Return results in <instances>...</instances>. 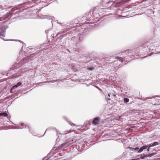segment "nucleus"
<instances>
[{
	"instance_id": "17",
	"label": "nucleus",
	"mask_w": 160,
	"mask_h": 160,
	"mask_svg": "<svg viewBox=\"0 0 160 160\" xmlns=\"http://www.w3.org/2000/svg\"><path fill=\"white\" fill-rule=\"evenodd\" d=\"M108 96L109 97H110V95L109 94H108Z\"/></svg>"
},
{
	"instance_id": "10",
	"label": "nucleus",
	"mask_w": 160,
	"mask_h": 160,
	"mask_svg": "<svg viewBox=\"0 0 160 160\" xmlns=\"http://www.w3.org/2000/svg\"><path fill=\"white\" fill-rule=\"evenodd\" d=\"M70 142L69 141H67L65 142L63 144H62V145L63 146H65L68 143V142Z\"/></svg>"
},
{
	"instance_id": "5",
	"label": "nucleus",
	"mask_w": 160,
	"mask_h": 160,
	"mask_svg": "<svg viewBox=\"0 0 160 160\" xmlns=\"http://www.w3.org/2000/svg\"><path fill=\"white\" fill-rule=\"evenodd\" d=\"M18 87V86H17L16 84L14 85V86H13L11 90V93H13L14 92V89L15 88H17Z\"/></svg>"
},
{
	"instance_id": "15",
	"label": "nucleus",
	"mask_w": 160,
	"mask_h": 160,
	"mask_svg": "<svg viewBox=\"0 0 160 160\" xmlns=\"http://www.w3.org/2000/svg\"><path fill=\"white\" fill-rule=\"evenodd\" d=\"M76 140H75V139L72 140V142L70 143V144H72L73 143H75V142H76Z\"/></svg>"
},
{
	"instance_id": "7",
	"label": "nucleus",
	"mask_w": 160,
	"mask_h": 160,
	"mask_svg": "<svg viewBox=\"0 0 160 160\" xmlns=\"http://www.w3.org/2000/svg\"><path fill=\"white\" fill-rule=\"evenodd\" d=\"M8 116V114L6 113L2 112L0 113V116H3L4 117H7Z\"/></svg>"
},
{
	"instance_id": "2",
	"label": "nucleus",
	"mask_w": 160,
	"mask_h": 160,
	"mask_svg": "<svg viewBox=\"0 0 160 160\" xmlns=\"http://www.w3.org/2000/svg\"><path fill=\"white\" fill-rule=\"evenodd\" d=\"M6 32V28L4 27H2L0 28V35L1 38L4 37L5 36V32Z\"/></svg>"
},
{
	"instance_id": "14",
	"label": "nucleus",
	"mask_w": 160,
	"mask_h": 160,
	"mask_svg": "<svg viewBox=\"0 0 160 160\" xmlns=\"http://www.w3.org/2000/svg\"><path fill=\"white\" fill-rule=\"evenodd\" d=\"M22 84V83L21 82H18L16 84L17 86L18 87L20 86Z\"/></svg>"
},
{
	"instance_id": "4",
	"label": "nucleus",
	"mask_w": 160,
	"mask_h": 160,
	"mask_svg": "<svg viewBox=\"0 0 160 160\" xmlns=\"http://www.w3.org/2000/svg\"><path fill=\"white\" fill-rule=\"evenodd\" d=\"M100 120V118L96 117L93 120V123L95 125L97 124Z\"/></svg>"
},
{
	"instance_id": "8",
	"label": "nucleus",
	"mask_w": 160,
	"mask_h": 160,
	"mask_svg": "<svg viewBox=\"0 0 160 160\" xmlns=\"http://www.w3.org/2000/svg\"><path fill=\"white\" fill-rule=\"evenodd\" d=\"M156 154V153H152L149 154V155H148L147 156L148 157H151L152 156H153L154 155Z\"/></svg>"
},
{
	"instance_id": "16",
	"label": "nucleus",
	"mask_w": 160,
	"mask_h": 160,
	"mask_svg": "<svg viewBox=\"0 0 160 160\" xmlns=\"http://www.w3.org/2000/svg\"><path fill=\"white\" fill-rule=\"evenodd\" d=\"M112 95H113L114 97H115L116 96V95L114 93L112 94Z\"/></svg>"
},
{
	"instance_id": "3",
	"label": "nucleus",
	"mask_w": 160,
	"mask_h": 160,
	"mask_svg": "<svg viewBox=\"0 0 160 160\" xmlns=\"http://www.w3.org/2000/svg\"><path fill=\"white\" fill-rule=\"evenodd\" d=\"M159 144V143L158 142H155L153 143H151L148 145V148L147 150L148 151H150V148L151 147H154L155 146L158 145Z\"/></svg>"
},
{
	"instance_id": "9",
	"label": "nucleus",
	"mask_w": 160,
	"mask_h": 160,
	"mask_svg": "<svg viewBox=\"0 0 160 160\" xmlns=\"http://www.w3.org/2000/svg\"><path fill=\"white\" fill-rule=\"evenodd\" d=\"M148 147V145L147 146H144L142 147H141V148H142L143 150L145 149H146Z\"/></svg>"
},
{
	"instance_id": "12",
	"label": "nucleus",
	"mask_w": 160,
	"mask_h": 160,
	"mask_svg": "<svg viewBox=\"0 0 160 160\" xmlns=\"http://www.w3.org/2000/svg\"><path fill=\"white\" fill-rule=\"evenodd\" d=\"M88 69L90 70H93L94 69V68H93V67H91L90 68H89L88 67Z\"/></svg>"
},
{
	"instance_id": "11",
	"label": "nucleus",
	"mask_w": 160,
	"mask_h": 160,
	"mask_svg": "<svg viewBox=\"0 0 160 160\" xmlns=\"http://www.w3.org/2000/svg\"><path fill=\"white\" fill-rule=\"evenodd\" d=\"M125 102H128L129 101V99L127 98H125L124 99Z\"/></svg>"
},
{
	"instance_id": "1",
	"label": "nucleus",
	"mask_w": 160,
	"mask_h": 160,
	"mask_svg": "<svg viewBox=\"0 0 160 160\" xmlns=\"http://www.w3.org/2000/svg\"><path fill=\"white\" fill-rule=\"evenodd\" d=\"M124 60V58L122 57L117 58L116 59V60L114 61V62H116L114 65L119 66L121 64V63L123 62Z\"/></svg>"
},
{
	"instance_id": "13",
	"label": "nucleus",
	"mask_w": 160,
	"mask_h": 160,
	"mask_svg": "<svg viewBox=\"0 0 160 160\" xmlns=\"http://www.w3.org/2000/svg\"><path fill=\"white\" fill-rule=\"evenodd\" d=\"M143 149H142V148L141 147L140 149H139V150L138 151V152H139V153H140V152H142V151H143Z\"/></svg>"
},
{
	"instance_id": "6",
	"label": "nucleus",
	"mask_w": 160,
	"mask_h": 160,
	"mask_svg": "<svg viewBox=\"0 0 160 160\" xmlns=\"http://www.w3.org/2000/svg\"><path fill=\"white\" fill-rule=\"evenodd\" d=\"M128 148H129L131 150H132L133 149L135 150H138L139 149V148L138 147H136V148H131V147H128Z\"/></svg>"
}]
</instances>
